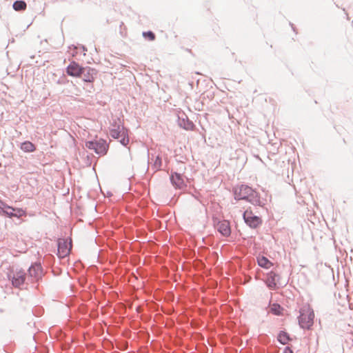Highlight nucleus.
<instances>
[{
  "mask_svg": "<svg viewBox=\"0 0 353 353\" xmlns=\"http://www.w3.org/2000/svg\"><path fill=\"white\" fill-rule=\"evenodd\" d=\"M27 4L25 1L17 0L12 4V8L16 11H23L26 9Z\"/></svg>",
  "mask_w": 353,
  "mask_h": 353,
  "instance_id": "19",
  "label": "nucleus"
},
{
  "mask_svg": "<svg viewBox=\"0 0 353 353\" xmlns=\"http://www.w3.org/2000/svg\"><path fill=\"white\" fill-rule=\"evenodd\" d=\"M21 149L26 152H32L36 150V146L32 142L26 141L21 144Z\"/></svg>",
  "mask_w": 353,
  "mask_h": 353,
  "instance_id": "18",
  "label": "nucleus"
},
{
  "mask_svg": "<svg viewBox=\"0 0 353 353\" xmlns=\"http://www.w3.org/2000/svg\"><path fill=\"white\" fill-rule=\"evenodd\" d=\"M245 223L251 228L256 229L262 224V219L254 215L251 210H246L243 214Z\"/></svg>",
  "mask_w": 353,
  "mask_h": 353,
  "instance_id": "7",
  "label": "nucleus"
},
{
  "mask_svg": "<svg viewBox=\"0 0 353 353\" xmlns=\"http://www.w3.org/2000/svg\"><path fill=\"white\" fill-rule=\"evenodd\" d=\"M153 157H154V154H152V157H151L152 160L153 159Z\"/></svg>",
  "mask_w": 353,
  "mask_h": 353,
  "instance_id": "32",
  "label": "nucleus"
},
{
  "mask_svg": "<svg viewBox=\"0 0 353 353\" xmlns=\"http://www.w3.org/2000/svg\"><path fill=\"white\" fill-rule=\"evenodd\" d=\"M280 275L274 271L267 273L265 283L267 287L271 290H275L278 288V284L281 285L279 282Z\"/></svg>",
  "mask_w": 353,
  "mask_h": 353,
  "instance_id": "10",
  "label": "nucleus"
},
{
  "mask_svg": "<svg viewBox=\"0 0 353 353\" xmlns=\"http://www.w3.org/2000/svg\"><path fill=\"white\" fill-rule=\"evenodd\" d=\"M26 212L22 208H14L8 205V208L5 209L1 215L8 218H20L26 215Z\"/></svg>",
  "mask_w": 353,
  "mask_h": 353,
  "instance_id": "14",
  "label": "nucleus"
},
{
  "mask_svg": "<svg viewBox=\"0 0 353 353\" xmlns=\"http://www.w3.org/2000/svg\"><path fill=\"white\" fill-rule=\"evenodd\" d=\"M214 225L222 236L228 237L231 234V227L228 220L214 219Z\"/></svg>",
  "mask_w": 353,
  "mask_h": 353,
  "instance_id": "9",
  "label": "nucleus"
},
{
  "mask_svg": "<svg viewBox=\"0 0 353 353\" xmlns=\"http://www.w3.org/2000/svg\"><path fill=\"white\" fill-rule=\"evenodd\" d=\"M290 26H292V30L295 31V28L294 27V25L292 23H290Z\"/></svg>",
  "mask_w": 353,
  "mask_h": 353,
  "instance_id": "31",
  "label": "nucleus"
},
{
  "mask_svg": "<svg viewBox=\"0 0 353 353\" xmlns=\"http://www.w3.org/2000/svg\"><path fill=\"white\" fill-rule=\"evenodd\" d=\"M85 163L88 166H90L92 163V160L89 155L87 156V161H86Z\"/></svg>",
  "mask_w": 353,
  "mask_h": 353,
  "instance_id": "29",
  "label": "nucleus"
},
{
  "mask_svg": "<svg viewBox=\"0 0 353 353\" xmlns=\"http://www.w3.org/2000/svg\"><path fill=\"white\" fill-rule=\"evenodd\" d=\"M87 282V279L85 277L79 278V283L81 285L83 286Z\"/></svg>",
  "mask_w": 353,
  "mask_h": 353,
  "instance_id": "27",
  "label": "nucleus"
},
{
  "mask_svg": "<svg viewBox=\"0 0 353 353\" xmlns=\"http://www.w3.org/2000/svg\"><path fill=\"white\" fill-rule=\"evenodd\" d=\"M109 134L112 138L118 139L123 146L129 143L128 129L123 126L119 118L111 123Z\"/></svg>",
  "mask_w": 353,
  "mask_h": 353,
  "instance_id": "2",
  "label": "nucleus"
},
{
  "mask_svg": "<svg viewBox=\"0 0 353 353\" xmlns=\"http://www.w3.org/2000/svg\"><path fill=\"white\" fill-rule=\"evenodd\" d=\"M270 312L274 315L280 316L283 314V307L279 303H273L270 306Z\"/></svg>",
  "mask_w": 353,
  "mask_h": 353,
  "instance_id": "20",
  "label": "nucleus"
},
{
  "mask_svg": "<svg viewBox=\"0 0 353 353\" xmlns=\"http://www.w3.org/2000/svg\"><path fill=\"white\" fill-rule=\"evenodd\" d=\"M314 313L310 308L301 309L298 316L299 325L303 329L310 330L314 324Z\"/></svg>",
  "mask_w": 353,
  "mask_h": 353,
  "instance_id": "4",
  "label": "nucleus"
},
{
  "mask_svg": "<svg viewBox=\"0 0 353 353\" xmlns=\"http://www.w3.org/2000/svg\"><path fill=\"white\" fill-rule=\"evenodd\" d=\"M257 263L259 266L264 269H269L271 266L273 265L272 262L264 256H261L257 258Z\"/></svg>",
  "mask_w": 353,
  "mask_h": 353,
  "instance_id": "16",
  "label": "nucleus"
},
{
  "mask_svg": "<svg viewBox=\"0 0 353 353\" xmlns=\"http://www.w3.org/2000/svg\"><path fill=\"white\" fill-rule=\"evenodd\" d=\"M83 66L75 61H72L65 68V72L68 76L80 78L82 77Z\"/></svg>",
  "mask_w": 353,
  "mask_h": 353,
  "instance_id": "8",
  "label": "nucleus"
},
{
  "mask_svg": "<svg viewBox=\"0 0 353 353\" xmlns=\"http://www.w3.org/2000/svg\"><path fill=\"white\" fill-rule=\"evenodd\" d=\"M8 278L14 288H21L26 283L27 274L21 268L15 272L8 273Z\"/></svg>",
  "mask_w": 353,
  "mask_h": 353,
  "instance_id": "6",
  "label": "nucleus"
},
{
  "mask_svg": "<svg viewBox=\"0 0 353 353\" xmlns=\"http://www.w3.org/2000/svg\"><path fill=\"white\" fill-rule=\"evenodd\" d=\"M170 180L172 185L179 190H183L186 188V184L183 180V175L176 172H172L170 176Z\"/></svg>",
  "mask_w": 353,
  "mask_h": 353,
  "instance_id": "12",
  "label": "nucleus"
},
{
  "mask_svg": "<svg viewBox=\"0 0 353 353\" xmlns=\"http://www.w3.org/2000/svg\"><path fill=\"white\" fill-rule=\"evenodd\" d=\"M28 281L31 283H38L42 279L44 275V271L41 263L35 262L32 263L28 270Z\"/></svg>",
  "mask_w": 353,
  "mask_h": 353,
  "instance_id": "5",
  "label": "nucleus"
},
{
  "mask_svg": "<svg viewBox=\"0 0 353 353\" xmlns=\"http://www.w3.org/2000/svg\"><path fill=\"white\" fill-rule=\"evenodd\" d=\"M6 208H8V205L0 199V214H1L3 211Z\"/></svg>",
  "mask_w": 353,
  "mask_h": 353,
  "instance_id": "25",
  "label": "nucleus"
},
{
  "mask_svg": "<svg viewBox=\"0 0 353 353\" xmlns=\"http://www.w3.org/2000/svg\"><path fill=\"white\" fill-rule=\"evenodd\" d=\"M69 48L70 49H72V48H73V49H78V48H79V49L82 50V51H83V52L87 51L86 47L85 46H83V45H80L79 47H77V46L72 45V46H70Z\"/></svg>",
  "mask_w": 353,
  "mask_h": 353,
  "instance_id": "26",
  "label": "nucleus"
},
{
  "mask_svg": "<svg viewBox=\"0 0 353 353\" xmlns=\"http://www.w3.org/2000/svg\"><path fill=\"white\" fill-rule=\"evenodd\" d=\"M283 353H293V351L289 346H287L285 347Z\"/></svg>",
  "mask_w": 353,
  "mask_h": 353,
  "instance_id": "28",
  "label": "nucleus"
},
{
  "mask_svg": "<svg viewBox=\"0 0 353 353\" xmlns=\"http://www.w3.org/2000/svg\"><path fill=\"white\" fill-rule=\"evenodd\" d=\"M291 338L288 332L285 331L281 330L279 332L277 336V341L282 345L287 344L290 341H291Z\"/></svg>",
  "mask_w": 353,
  "mask_h": 353,
  "instance_id": "17",
  "label": "nucleus"
},
{
  "mask_svg": "<svg viewBox=\"0 0 353 353\" xmlns=\"http://www.w3.org/2000/svg\"><path fill=\"white\" fill-rule=\"evenodd\" d=\"M142 36L145 39L150 41H154L156 39L155 34L151 30L143 32Z\"/></svg>",
  "mask_w": 353,
  "mask_h": 353,
  "instance_id": "22",
  "label": "nucleus"
},
{
  "mask_svg": "<svg viewBox=\"0 0 353 353\" xmlns=\"http://www.w3.org/2000/svg\"><path fill=\"white\" fill-rule=\"evenodd\" d=\"M162 165V158L160 155L155 157L154 163L152 164V169L154 170V172L161 170Z\"/></svg>",
  "mask_w": 353,
  "mask_h": 353,
  "instance_id": "21",
  "label": "nucleus"
},
{
  "mask_svg": "<svg viewBox=\"0 0 353 353\" xmlns=\"http://www.w3.org/2000/svg\"><path fill=\"white\" fill-rule=\"evenodd\" d=\"M178 124L181 128L186 130H193L195 128L194 123L188 119L185 113H183L181 116H179Z\"/></svg>",
  "mask_w": 353,
  "mask_h": 353,
  "instance_id": "15",
  "label": "nucleus"
},
{
  "mask_svg": "<svg viewBox=\"0 0 353 353\" xmlns=\"http://www.w3.org/2000/svg\"><path fill=\"white\" fill-rule=\"evenodd\" d=\"M232 192L236 201L245 200L254 205L260 207L265 205V201L261 199L260 194L246 184L234 187Z\"/></svg>",
  "mask_w": 353,
  "mask_h": 353,
  "instance_id": "1",
  "label": "nucleus"
},
{
  "mask_svg": "<svg viewBox=\"0 0 353 353\" xmlns=\"http://www.w3.org/2000/svg\"><path fill=\"white\" fill-rule=\"evenodd\" d=\"M181 151H182V148H181L175 150V151H174V152H175V157H176V160L178 162L183 163L187 159V158H186V157L181 154L180 152Z\"/></svg>",
  "mask_w": 353,
  "mask_h": 353,
  "instance_id": "23",
  "label": "nucleus"
},
{
  "mask_svg": "<svg viewBox=\"0 0 353 353\" xmlns=\"http://www.w3.org/2000/svg\"><path fill=\"white\" fill-rule=\"evenodd\" d=\"M82 77H81L84 82L93 83L97 74V70L89 66L83 67Z\"/></svg>",
  "mask_w": 353,
  "mask_h": 353,
  "instance_id": "13",
  "label": "nucleus"
},
{
  "mask_svg": "<svg viewBox=\"0 0 353 353\" xmlns=\"http://www.w3.org/2000/svg\"><path fill=\"white\" fill-rule=\"evenodd\" d=\"M194 196V198H195L196 200L199 201V202H200V203H201V201L200 200V199H199V197L198 196Z\"/></svg>",
  "mask_w": 353,
  "mask_h": 353,
  "instance_id": "30",
  "label": "nucleus"
},
{
  "mask_svg": "<svg viewBox=\"0 0 353 353\" xmlns=\"http://www.w3.org/2000/svg\"><path fill=\"white\" fill-rule=\"evenodd\" d=\"M56 83L59 85H65L69 83V80L66 79L65 74H63Z\"/></svg>",
  "mask_w": 353,
  "mask_h": 353,
  "instance_id": "24",
  "label": "nucleus"
},
{
  "mask_svg": "<svg viewBox=\"0 0 353 353\" xmlns=\"http://www.w3.org/2000/svg\"><path fill=\"white\" fill-rule=\"evenodd\" d=\"M70 242L65 239H59L57 241V255L59 258L67 256L70 251Z\"/></svg>",
  "mask_w": 353,
  "mask_h": 353,
  "instance_id": "11",
  "label": "nucleus"
},
{
  "mask_svg": "<svg viewBox=\"0 0 353 353\" xmlns=\"http://www.w3.org/2000/svg\"><path fill=\"white\" fill-rule=\"evenodd\" d=\"M85 146L89 150H94L99 156L105 155L109 149L108 143L103 139L86 141Z\"/></svg>",
  "mask_w": 353,
  "mask_h": 353,
  "instance_id": "3",
  "label": "nucleus"
}]
</instances>
